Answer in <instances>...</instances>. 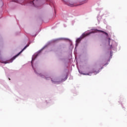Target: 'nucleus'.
I'll return each instance as SVG.
<instances>
[{"label": "nucleus", "mask_w": 127, "mask_h": 127, "mask_svg": "<svg viewBox=\"0 0 127 127\" xmlns=\"http://www.w3.org/2000/svg\"><path fill=\"white\" fill-rule=\"evenodd\" d=\"M28 46H29V44L28 45H27L17 55L13 57L11 59V61L10 62H12V61H13V60H14V59H15V58H16V57H17V56H18L19 55H20L21 53H22V52H23V51H24V50H25V49H26V48H27V47H28Z\"/></svg>", "instance_id": "f03ea898"}, {"label": "nucleus", "mask_w": 127, "mask_h": 127, "mask_svg": "<svg viewBox=\"0 0 127 127\" xmlns=\"http://www.w3.org/2000/svg\"><path fill=\"white\" fill-rule=\"evenodd\" d=\"M52 82H53V83H54V84H55L56 83V82H57V81L56 80V79H52Z\"/></svg>", "instance_id": "423d86ee"}, {"label": "nucleus", "mask_w": 127, "mask_h": 127, "mask_svg": "<svg viewBox=\"0 0 127 127\" xmlns=\"http://www.w3.org/2000/svg\"><path fill=\"white\" fill-rule=\"evenodd\" d=\"M45 79L46 80H49L50 79V77L46 76Z\"/></svg>", "instance_id": "6e6552de"}, {"label": "nucleus", "mask_w": 127, "mask_h": 127, "mask_svg": "<svg viewBox=\"0 0 127 127\" xmlns=\"http://www.w3.org/2000/svg\"><path fill=\"white\" fill-rule=\"evenodd\" d=\"M5 64H6V63H4Z\"/></svg>", "instance_id": "9d476101"}, {"label": "nucleus", "mask_w": 127, "mask_h": 127, "mask_svg": "<svg viewBox=\"0 0 127 127\" xmlns=\"http://www.w3.org/2000/svg\"><path fill=\"white\" fill-rule=\"evenodd\" d=\"M83 75H89V74H84V73H83Z\"/></svg>", "instance_id": "1a4fd4ad"}, {"label": "nucleus", "mask_w": 127, "mask_h": 127, "mask_svg": "<svg viewBox=\"0 0 127 127\" xmlns=\"http://www.w3.org/2000/svg\"><path fill=\"white\" fill-rule=\"evenodd\" d=\"M30 3H31V4H33V5H34V2L33 1H31L30 2Z\"/></svg>", "instance_id": "0eeeda50"}, {"label": "nucleus", "mask_w": 127, "mask_h": 127, "mask_svg": "<svg viewBox=\"0 0 127 127\" xmlns=\"http://www.w3.org/2000/svg\"><path fill=\"white\" fill-rule=\"evenodd\" d=\"M110 42H111V38H109V44L110 45V48L111 49H112V48H113V45H110Z\"/></svg>", "instance_id": "39448f33"}, {"label": "nucleus", "mask_w": 127, "mask_h": 127, "mask_svg": "<svg viewBox=\"0 0 127 127\" xmlns=\"http://www.w3.org/2000/svg\"><path fill=\"white\" fill-rule=\"evenodd\" d=\"M68 5H69V6H75V4L73 2H69L68 3Z\"/></svg>", "instance_id": "20e7f679"}, {"label": "nucleus", "mask_w": 127, "mask_h": 127, "mask_svg": "<svg viewBox=\"0 0 127 127\" xmlns=\"http://www.w3.org/2000/svg\"><path fill=\"white\" fill-rule=\"evenodd\" d=\"M33 60H33V59H32V61H33Z\"/></svg>", "instance_id": "9b49d317"}, {"label": "nucleus", "mask_w": 127, "mask_h": 127, "mask_svg": "<svg viewBox=\"0 0 127 127\" xmlns=\"http://www.w3.org/2000/svg\"><path fill=\"white\" fill-rule=\"evenodd\" d=\"M94 32H102V33L106 34V35H108V34L106 32H105V31H102V30H99L98 29L94 30Z\"/></svg>", "instance_id": "7ed1b4c3"}, {"label": "nucleus", "mask_w": 127, "mask_h": 127, "mask_svg": "<svg viewBox=\"0 0 127 127\" xmlns=\"http://www.w3.org/2000/svg\"><path fill=\"white\" fill-rule=\"evenodd\" d=\"M85 2H84L83 3H85Z\"/></svg>", "instance_id": "f8f14e48"}, {"label": "nucleus", "mask_w": 127, "mask_h": 127, "mask_svg": "<svg viewBox=\"0 0 127 127\" xmlns=\"http://www.w3.org/2000/svg\"><path fill=\"white\" fill-rule=\"evenodd\" d=\"M9 80H10V78H9Z\"/></svg>", "instance_id": "ddd939ff"}, {"label": "nucleus", "mask_w": 127, "mask_h": 127, "mask_svg": "<svg viewBox=\"0 0 127 127\" xmlns=\"http://www.w3.org/2000/svg\"><path fill=\"white\" fill-rule=\"evenodd\" d=\"M90 34H91L90 33H84L82 34L81 36L80 37V38H79L78 39H77L76 42V45L79 44V43H80V41H81V40L82 39H83V38H84V37H86V36H88V35H90Z\"/></svg>", "instance_id": "f257e3e1"}]
</instances>
